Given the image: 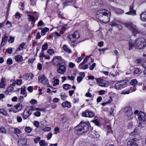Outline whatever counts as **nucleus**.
Listing matches in <instances>:
<instances>
[{
    "instance_id": "1",
    "label": "nucleus",
    "mask_w": 146,
    "mask_h": 146,
    "mask_svg": "<svg viewBox=\"0 0 146 146\" xmlns=\"http://www.w3.org/2000/svg\"><path fill=\"white\" fill-rule=\"evenodd\" d=\"M110 14L108 11L102 9L97 11L96 17L100 21L104 23H107L110 21Z\"/></svg>"
},
{
    "instance_id": "2",
    "label": "nucleus",
    "mask_w": 146,
    "mask_h": 146,
    "mask_svg": "<svg viewBox=\"0 0 146 146\" xmlns=\"http://www.w3.org/2000/svg\"><path fill=\"white\" fill-rule=\"evenodd\" d=\"M89 125L86 122H81L80 124L75 127V132L78 135H80L83 133H85L88 130Z\"/></svg>"
},
{
    "instance_id": "3",
    "label": "nucleus",
    "mask_w": 146,
    "mask_h": 146,
    "mask_svg": "<svg viewBox=\"0 0 146 146\" xmlns=\"http://www.w3.org/2000/svg\"><path fill=\"white\" fill-rule=\"evenodd\" d=\"M134 41L135 44V49H143L146 46L145 40L143 38H139Z\"/></svg>"
},
{
    "instance_id": "4",
    "label": "nucleus",
    "mask_w": 146,
    "mask_h": 146,
    "mask_svg": "<svg viewBox=\"0 0 146 146\" xmlns=\"http://www.w3.org/2000/svg\"><path fill=\"white\" fill-rule=\"evenodd\" d=\"M124 26L129 30L131 31V33L134 36H135L137 34L140 33V32L136 26L132 23L130 22L125 23L124 24Z\"/></svg>"
},
{
    "instance_id": "5",
    "label": "nucleus",
    "mask_w": 146,
    "mask_h": 146,
    "mask_svg": "<svg viewBox=\"0 0 146 146\" xmlns=\"http://www.w3.org/2000/svg\"><path fill=\"white\" fill-rule=\"evenodd\" d=\"M79 37V34L78 31L69 34L67 36V38L69 39V41L71 43L74 42Z\"/></svg>"
},
{
    "instance_id": "6",
    "label": "nucleus",
    "mask_w": 146,
    "mask_h": 146,
    "mask_svg": "<svg viewBox=\"0 0 146 146\" xmlns=\"http://www.w3.org/2000/svg\"><path fill=\"white\" fill-rule=\"evenodd\" d=\"M145 113L140 111L138 115V118L139 121V125L146 122V118L145 117Z\"/></svg>"
},
{
    "instance_id": "7",
    "label": "nucleus",
    "mask_w": 146,
    "mask_h": 146,
    "mask_svg": "<svg viewBox=\"0 0 146 146\" xmlns=\"http://www.w3.org/2000/svg\"><path fill=\"white\" fill-rule=\"evenodd\" d=\"M125 116L128 117V119H131L133 118V113L130 107H126L124 109Z\"/></svg>"
},
{
    "instance_id": "8",
    "label": "nucleus",
    "mask_w": 146,
    "mask_h": 146,
    "mask_svg": "<svg viewBox=\"0 0 146 146\" xmlns=\"http://www.w3.org/2000/svg\"><path fill=\"white\" fill-rule=\"evenodd\" d=\"M95 79L100 86L106 87L109 86L108 82L101 78H96Z\"/></svg>"
},
{
    "instance_id": "9",
    "label": "nucleus",
    "mask_w": 146,
    "mask_h": 146,
    "mask_svg": "<svg viewBox=\"0 0 146 146\" xmlns=\"http://www.w3.org/2000/svg\"><path fill=\"white\" fill-rule=\"evenodd\" d=\"M127 83L125 81L122 82H119L116 83L115 84V88L117 90H121L127 86Z\"/></svg>"
},
{
    "instance_id": "10",
    "label": "nucleus",
    "mask_w": 146,
    "mask_h": 146,
    "mask_svg": "<svg viewBox=\"0 0 146 146\" xmlns=\"http://www.w3.org/2000/svg\"><path fill=\"white\" fill-rule=\"evenodd\" d=\"M82 116L88 117H92L94 115V113L90 110H87L82 113Z\"/></svg>"
},
{
    "instance_id": "11",
    "label": "nucleus",
    "mask_w": 146,
    "mask_h": 146,
    "mask_svg": "<svg viewBox=\"0 0 146 146\" xmlns=\"http://www.w3.org/2000/svg\"><path fill=\"white\" fill-rule=\"evenodd\" d=\"M27 143V140L26 139H20L18 141L17 144L19 146H29Z\"/></svg>"
},
{
    "instance_id": "12",
    "label": "nucleus",
    "mask_w": 146,
    "mask_h": 146,
    "mask_svg": "<svg viewBox=\"0 0 146 146\" xmlns=\"http://www.w3.org/2000/svg\"><path fill=\"white\" fill-rule=\"evenodd\" d=\"M53 61L55 64L58 65L62 63L63 60L60 56H58L53 58Z\"/></svg>"
},
{
    "instance_id": "13",
    "label": "nucleus",
    "mask_w": 146,
    "mask_h": 146,
    "mask_svg": "<svg viewBox=\"0 0 146 146\" xmlns=\"http://www.w3.org/2000/svg\"><path fill=\"white\" fill-rule=\"evenodd\" d=\"M39 77L38 80V81L39 82L43 84H48V79L45 76L43 75L40 78Z\"/></svg>"
},
{
    "instance_id": "14",
    "label": "nucleus",
    "mask_w": 146,
    "mask_h": 146,
    "mask_svg": "<svg viewBox=\"0 0 146 146\" xmlns=\"http://www.w3.org/2000/svg\"><path fill=\"white\" fill-rule=\"evenodd\" d=\"M66 68L64 65H60V66L59 68L57 69V71L58 73L61 74H64L66 72Z\"/></svg>"
},
{
    "instance_id": "15",
    "label": "nucleus",
    "mask_w": 146,
    "mask_h": 146,
    "mask_svg": "<svg viewBox=\"0 0 146 146\" xmlns=\"http://www.w3.org/2000/svg\"><path fill=\"white\" fill-rule=\"evenodd\" d=\"M134 6L132 5V6H129V11L128 12L125 13L126 15H131L132 16L135 15H136V11L133 9Z\"/></svg>"
},
{
    "instance_id": "16",
    "label": "nucleus",
    "mask_w": 146,
    "mask_h": 146,
    "mask_svg": "<svg viewBox=\"0 0 146 146\" xmlns=\"http://www.w3.org/2000/svg\"><path fill=\"white\" fill-rule=\"evenodd\" d=\"M127 146H138L136 143V140L135 139H130L127 142Z\"/></svg>"
},
{
    "instance_id": "17",
    "label": "nucleus",
    "mask_w": 146,
    "mask_h": 146,
    "mask_svg": "<svg viewBox=\"0 0 146 146\" xmlns=\"http://www.w3.org/2000/svg\"><path fill=\"white\" fill-rule=\"evenodd\" d=\"M32 111L31 110L27 111L25 110L23 113V119H26L31 115Z\"/></svg>"
},
{
    "instance_id": "18",
    "label": "nucleus",
    "mask_w": 146,
    "mask_h": 146,
    "mask_svg": "<svg viewBox=\"0 0 146 146\" xmlns=\"http://www.w3.org/2000/svg\"><path fill=\"white\" fill-rule=\"evenodd\" d=\"M128 44L129 50H132L133 48L134 47L135 48V44L134 41L130 40L128 42Z\"/></svg>"
},
{
    "instance_id": "19",
    "label": "nucleus",
    "mask_w": 146,
    "mask_h": 146,
    "mask_svg": "<svg viewBox=\"0 0 146 146\" xmlns=\"http://www.w3.org/2000/svg\"><path fill=\"white\" fill-rule=\"evenodd\" d=\"M62 106L63 108L67 107V108H69L71 107V105L70 103L69 102L66 101L62 103Z\"/></svg>"
},
{
    "instance_id": "20",
    "label": "nucleus",
    "mask_w": 146,
    "mask_h": 146,
    "mask_svg": "<svg viewBox=\"0 0 146 146\" xmlns=\"http://www.w3.org/2000/svg\"><path fill=\"white\" fill-rule=\"evenodd\" d=\"M140 19L143 21H146V12H144L140 15Z\"/></svg>"
},
{
    "instance_id": "21",
    "label": "nucleus",
    "mask_w": 146,
    "mask_h": 146,
    "mask_svg": "<svg viewBox=\"0 0 146 146\" xmlns=\"http://www.w3.org/2000/svg\"><path fill=\"white\" fill-rule=\"evenodd\" d=\"M14 108L17 110L19 111L20 110H21L22 108V105L20 103H18L17 104L14 106Z\"/></svg>"
},
{
    "instance_id": "22",
    "label": "nucleus",
    "mask_w": 146,
    "mask_h": 146,
    "mask_svg": "<svg viewBox=\"0 0 146 146\" xmlns=\"http://www.w3.org/2000/svg\"><path fill=\"white\" fill-rule=\"evenodd\" d=\"M8 37L5 35L2 38L1 45L3 46L6 43L8 39Z\"/></svg>"
},
{
    "instance_id": "23",
    "label": "nucleus",
    "mask_w": 146,
    "mask_h": 146,
    "mask_svg": "<svg viewBox=\"0 0 146 146\" xmlns=\"http://www.w3.org/2000/svg\"><path fill=\"white\" fill-rule=\"evenodd\" d=\"M15 59L16 61L20 62L23 60V58L21 56L17 55L15 56Z\"/></svg>"
},
{
    "instance_id": "24",
    "label": "nucleus",
    "mask_w": 146,
    "mask_h": 146,
    "mask_svg": "<svg viewBox=\"0 0 146 146\" xmlns=\"http://www.w3.org/2000/svg\"><path fill=\"white\" fill-rule=\"evenodd\" d=\"M92 135L94 138H98L100 136L99 133L98 132L96 131H94L92 132Z\"/></svg>"
},
{
    "instance_id": "25",
    "label": "nucleus",
    "mask_w": 146,
    "mask_h": 146,
    "mask_svg": "<svg viewBox=\"0 0 146 146\" xmlns=\"http://www.w3.org/2000/svg\"><path fill=\"white\" fill-rule=\"evenodd\" d=\"M49 30V29L46 27H45L43 29L41 30V35L42 36H44L46 32L48 31Z\"/></svg>"
},
{
    "instance_id": "26",
    "label": "nucleus",
    "mask_w": 146,
    "mask_h": 146,
    "mask_svg": "<svg viewBox=\"0 0 146 146\" xmlns=\"http://www.w3.org/2000/svg\"><path fill=\"white\" fill-rule=\"evenodd\" d=\"M84 63H81L79 65V68L80 69H87L88 68V66L87 64L84 65Z\"/></svg>"
},
{
    "instance_id": "27",
    "label": "nucleus",
    "mask_w": 146,
    "mask_h": 146,
    "mask_svg": "<svg viewBox=\"0 0 146 146\" xmlns=\"http://www.w3.org/2000/svg\"><path fill=\"white\" fill-rule=\"evenodd\" d=\"M63 48L64 50L68 53H71V51L69 48L66 45L64 44L63 46Z\"/></svg>"
},
{
    "instance_id": "28",
    "label": "nucleus",
    "mask_w": 146,
    "mask_h": 146,
    "mask_svg": "<svg viewBox=\"0 0 146 146\" xmlns=\"http://www.w3.org/2000/svg\"><path fill=\"white\" fill-rule=\"evenodd\" d=\"M39 145L40 146H46L48 145V143L44 140H42L39 141Z\"/></svg>"
},
{
    "instance_id": "29",
    "label": "nucleus",
    "mask_w": 146,
    "mask_h": 146,
    "mask_svg": "<svg viewBox=\"0 0 146 146\" xmlns=\"http://www.w3.org/2000/svg\"><path fill=\"white\" fill-rule=\"evenodd\" d=\"M53 79L54 80V81H53V86H55L56 85L59 84V80L57 79H56L55 77H54Z\"/></svg>"
},
{
    "instance_id": "30",
    "label": "nucleus",
    "mask_w": 146,
    "mask_h": 146,
    "mask_svg": "<svg viewBox=\"0 0 146 146\" xmlns=\"http://www.w3.org/2000/svg\"><path fill=\"white\" fill-rule=\"evenodd\" d=\"M138 133V131L137 129L136 128H135L133 131L129 135H137Z\"/></svg>"
},
{
    "instance_id": "31",
    "label": "nucleus",
    "mask_w": 146,
    "mask_h": 146,
    "mask_svg": "<svg viewBox=\"0 0 146 146\" xmlns=\"http://www.w3.org/2000/svg\"><path fill=\"white\" fill-rule=\"evenodd\" d=\"M25 45V43L24 42H22L19 46L17 49L19 51L22 50L24 48Z\"/></svg>"
},
{
    "instance_id": "32",
    "label": "nucleus",
    "mask_w": 146,
    "mask_h": 146,
    "mask_svg": "<svg viewBox=\"0 0 146 146\" xmlns=\"http://www.w3.org/2000/svg\"><path fill=\"white\" fill-rule=\"evenodd\" d=\"M137 81L136 79H132L130 82L131 85L133 86H136V84L137 83Z\"/></svg>"
},
{
    "instance_id": "33",
    "label": "nucleus",
    "mask_w": 146,
    "mask_h": 146,
    "mask_svg": "<svg viewBox=\"0 0 146 146\" xmlns=\"http://www.w3.org/2000/svg\"><path fill=\"white\" fill-rule=\"evenodd\" d=\"M141 72V70L138 68H135L134 71V73L136 74H140Z\"/></svg>"
},
{
    "instance_id": "34",
    "label": "nucleus",
    "mask_w": 146,
    "mask_h": 146,
    "mask_svg": "<svg viewBox=\"0 0 146 146\" xmlns=\"http://www.w3.org/2000/svg\"><path fill=\"white\" fill-rule=\"evenodd\" d=\"M71 87V86L68 84H65L63 86V88L66 90L68 89Z\"/></svg>"
},
{
    "instance_id": "35",
    "label": "nucleus",
    "mask_w": 146,
    "mask_h": 146,
    "mask_svg": "<svg viewBox=\"0 0 146 146\" xmlns=\"http://www.w3.org/2000/svg\"><path fill=\"white\" fill-rule=\"evenodd\" d=\"M60 98L61 100H65L67 98V96L65 94H61L60 95Z\"/></svg>"
},
{
    "instance_id": "36",
    "label": "nucleus",
    "mask_w": 146,
    "mask_h": 146,
    "mask_svg": "<svg viewBox=\"0 0 146 146\" xmlns=\"http://www.w3.org/2000/svg\"><path fill=\"white\" fill-rule=\"evenodd\" d=\"M48 48V45L46 43H44V44L42 46V51L44 50H45L47 49Z\"/></svg>"
},
{
    "instance_id": "37",
    "label": "nucleus",
    "mask_w": 146,
    "mask_h": 146,
    "mask_svg": "<svg viewBox=\"0 0 146 146\" xmlns=\"http://www.w3.org/2000/svg\"><path fill=\"white\" fill-rule=\"evenodd\" d=\"M84 55L83 54H81V56L78 57L76 59V61L78 62H80L83 58V57Z\"/></svg>"
},
{
    "instance_id": "38",
    "label": "nucleus",
    "mask_w": 146,
    "mask_h": 146,
    "mask_svg": "<svg viewBox=\"0 0 146 146\" xmlns=\"http://www.w3.org/2000/svg\"><path fill=\"white\" fill-rule=\"evenodd\" d=\"M45 25L44 23L42 21H40L38 23L37 26L38 27H44Z\"/></svg>"
},
{
    "instance_id": "39",
    "label": "nucleus",
    "mask_w": 146,
    "mask_h": 146,
    "mask_svg": "<svg viewBox=\"0 0 146 146\" xmlns=\"http://www.w3.org/2000/svg\"><path fill=\"white\" fill-rule=\"evenodd\" d=\"M26 89L25 88H22L21 90V94H22L23 95H24L25 97L27 96V94H25Z\"/></svg>"
},
{
    "instance_id": "40",
    "label": "nucleus",
    "mask_w": 146,
    "mask_h": 146,
    "mask_svg": "<svg viewBox=\"0 0 146 146\" xmlns=\"http://www.w3.org/2000/svg\"><path fill=\"white\" fill-rule=\"evenodd\" d=\"M32 130V129L29 127H26L25 128V131L28 133H29L31 132Z\"/></svg>"
},
{
    "instance_id": "41",
    "label": "nucleus",
    "mask_w": 146,
    "mask_h": 146,
    "mask_svg": "<svg viewBox=\"0 0 146 146\" xmlns=\"http://www.w3.org/2000/svg\"><path fill=\"white\" fill-rule=\"evenodd\" d=\"M14 37L10 36L8 40V41L9 43H12L14 42Z\"/></svg>"
},
{
    "instance_id": "42",
    "label": "nucleus",
    "mask_w": 146,
    "mask_h": 146,
    "mask_svg": "<svg viewBox=\"0 0 146 146\" xmlns=\"http://www.w3.org/2000/svg\"><path fill=\"white\" fill-rule=\"evenodd\" d=\"M13 63L12 60L11 58L8 59L7 61V64L8 65H10Z\"/></svg>"
},
{
    "instance_id": "43",
    "label": "nucleus",
    "mask_w": 146,
    "mask_h": 146,
    "mask_svg": "<svg viewBox=\"0 0 146 146\" xmlns=\"http://www.w3.org/2000/svg\"><path fill=\"white\" fill-rule=\"evenodd\" d=\"M51 129V128L49 127H45L44 128L43 130L44 131H50Z\"/></svg>"
},
{
    "instance_id": "44",
    "label": "nucleus",
    "mask_w": 146,
    "mask_h": 146,
    "mask_svg": "<svg viewBox=\"0 0 146 146\" xmlns=\"http://www.w3.org/2000/svg\"><path fill=\"white\" fill-rule=\"evenodd\" d=\"M117 13L118 14H122L124 13V11L121 9H118L117 11Z\"/></svg>"
},
{
    "instance_id": "45",
    "label": "nucleus",
    "mask_w": 146,
    "mask_h": 146,
    "mask_svg": "<svg viewBox=\"0 0 146 146\" xmlns=\"http://www.w3.org/2000/svg\"><path fill=\"white\" fill-rule=\"evenodd\" d=\"M15 83L17 85H20L22 84V80H18L15 81Z\"/></svg>"
},
{
    "instance_id": "46",
    "label": "nucleus",
    "mask_w": 146,
    "mask_h": 146,
    "mask_svg": "<svg viewBox=\"0 0 146 146\" xmlns=\"http://www.w3.org/2000/svg\"><path fill=\"white\" fill-rule=\"evenodd\" d=\"M0 131L2 133H6V131L4 127H0Z\"/></svg>"
},
{
    "instance_id": "47",
    "label": "nucleus",
    "mask_w": 146,
    "mask_h": 146,
    "mask_svg": "<svg viewBox=\"0 0 146 146\" xmlns=\"http://www.w3.org/2000/svg\"><path fill=\"white\" fill-rule=\"evenodd\" d=\"M28 15L29 16V18L32 20L33 22H35V18L34 17L29 15Z\"/></svg>"
},
{
    "instance_id": "48",
    "label": "nucleus",
    "mask_w": 146,
    "mask_h": 146,
    "mask_svg": "<svg viewBox=\"0 0 146 146\" xmlns=\"http://www.w3.org/2000/svg\"><path fill=\"white\" fill-rule=\"evenodd\" d=\"M7 89H8V90L10 92L14 90V88L11 86H10Z\"/></svg>"
},
{
    "instance_id": "49",
    "label": "nucleus",
    "mask_w": 146,
    "mask_h": 146,
    "mask_svg": "<svg viewBox=\"0 0 146 146\" xmlns=\"http://www.w3.org/2000/svg\"><path fill=\"white\" fill-rule=\"evenodd\" d=\"M33 87L31 86H29L27 88V90L30 92H33Z\"/></svg>"
},
{
    "instance_id": "50",
    "label": "nucleus",
    "mask_w": 146,
    "mask_h": 146,
    "mask_svg": "<svg viewBox=\"0 0 146 146\" xmlns=\"http://www.w3.org/2000/svg\"><path fill=\"white\" fill-rule=\"evenodd\" d=\"M30 102L32 104H35L37 103V101L36 100L33 99L30 101Z\"/></svg>"
},
{
    "instance_id": "51",
    "label": "nucleus",
    "mask_w": 146,
    "mask_h": 146,
    "mask_svg": "<svg viewBox=\"0 0 146 146\" xmlns=\"http://www.w3.org/2000/svg\"><path fill=\"white\" fill-rule=\"evenodd\" d=\"M96 66V64L95 63H93L92 64V65L89 67V69L91 70H93L94 68Z\"/></svg>"
},
{
    "instance_id": "52",
    "label": "nucleus",
    "mask_w": 146,
    "mask_h": 146,
    "mask_svg": "<svg viewBox=\"0 0 146 146\" xmlns=\"http://www.w3.org/2000/svg\"><path fill=\"white\" fill-rule=\"evenodd\" d=\"M5 83L0 82V88H4L5 87Z\"/></svg>"
},
{
    "instance_id": "53",
    "label": "nucleus",
    "mask_w": 146,
    "mask_h": 146,
    "mask_svg": "<svg viewBox=\"0 0 146 146\" xmlns=\"http://www.w3.org/2000/svg\"><path fill=\"white\" fill-rule=\"evenodd\" d=\"M14 131L15 133H21V130L17 128L15 129L14 130Z\"/></svg>"
},
{
    "instance_id": "54",
    "label": "nucleus",
    "mask_w": 146,
    "mask_h": 146,
    "mask_svg": "<svg viewBox=\"0 0 146 146\" xmlns=\"http://www.w3.org/2000/svg\"><path fill=\"white\" fill-rule=\"evenodd\" d=\"M12 49L11 48H8L7 50V51L9 54L11 53L12 52Z\"/></svg>"
},
{
    "instance_id": "55",
    "label": "nucleus",
    "mask_w": 146,
    "mask_h": 146,
    "mask_svg": "<svg viewBox=\"0 0 146 146\" xmlns=\"http://www.w3.org/2000/svg\"><path fill=\"white\" fill-rule=\"evenodd\" d=\"M52 135V134L51 132H50L47 135V136L48 139H50L51 138Z\"/></svg>"
},
{
    "instance_id": "56",
    "label": "nucleus",
    "mask_w": 146,
    "mask_h": 146,
    "mask_svg": "<svg viewBox=\"0 0 146 146\" xmlns=\"http://www.w3.org/2000/svg\"><path fill=\"white\" fill-rule=\"evenodd\" d=\"M34 125L36 127H38L39 125V122L37 121H34Z\"/></svg>"
},
{
    "instance_id": "57",
    "label": "nucleus",
    "mask_w": 146,
    "mask_h": 146,
    "mask_svg": "<svg viewBox=\"0 0 146 146\" xmlns=\"http://www.w3.org/2000/svg\"><path fill=\"white\" fill-rule=\"evenodd\" d=\"M0 113L4 115H5L6 114V112L3 109H0Z\"/></svg>"
},
{
    "instance_id": "58",
    "label": "nucleus",
    "mask_w": 146,
    "mask_h": 146,
    "mask_svg": "<svg viewBox=\"0 0 146 146\" xmlns=\"http://www.w3.org/2000/svg\"><path fill=\"white\" fill-rule=\"evenodd\" d=\"M41 37V36L40 35V33L39 32H38L36 33V39H40Z\"/></svg>"
},
{
    "instance_id": "59",
    "label": "nucleus",
    "mask_w": 146,
    "mask_h": 146,
    "mask_svg": "<svg viewBox=\"0 0 146 146\" xmlns=\"http://www.w3.org/2000/svg\"><path fill=\"white\" fill-rule=\"evenodd\" d=\"M40 139V137H37L36 138L34 139V141L35 143H38Z\"/></svg>"
},
{
    "instance_id": "60",
    "label": "nucleus",
    "mask_w": 146,
    "mask_h": 146,
    "mask_svg": "<svg viewBox=\"0 0 146 146\" xmlns=\"http://www.w3.org/2000/svg\"><path fill=\"white\" fill-rule=\"evenodd\" d=\"M41 113L40 111H37L35 113V115L36 117H39Z\"/></svg>"
},
{
    "instance_id": "61",
    "label": "nucleus",
    "mask_w": 146,
    "mask_h": 146,
    "mask_svg": "<svg viewBox=\"0 0 146 146\" xmlns=\"http://www.w3.org/2000/svg\"><path fill=\"white\" fill-rule=\"evenodd\" d=\"M42 55L46 59H49L50 57L49 55H45L44 53H42Z\"/></svg>"
},
{
    "instance_id": "62",
    "label": "nucleus",
    "mask_w": 146,
    "mask_h": 146,
    "mask_svg": "<svg viewBox=\"0 0 146 146\" xmlns=\"http://www.w3.org/2000/svg\"><path fill=\"white\" fill-rule=\"evenodd\" d=\"M47 52L50 54L51 55L52 54L54 53V51L52 50L49 49L47 50Z\"/></svg>"
},
{
    "instance_id": "63",
    "label": "nucleus",
    "mask_w": 146,
    "mask_h": 146,
    "mask_svg": "<svg viewBox=\"0 0 146 146\" xmlns=\"http://www.w3.org/2000/svg\"><path fill=\"white\" fill-rule=\"evenodd\" d=\"M82 80V77L81 76H78L77 78V82H80Z\"/></svg>"
},
{
    "instance_id": "64",
    "label": "nucleus",
    "mask_w": 146,
    "mask_h": 146,
    "mask_svg": "<svg viewBox=\"0 0 146 146\" xmlns=\"http://www.w3.org/2000/svg\"><path fill=\"white\" fill-rule=\"evenodd\" d=\"M68 66L72 68L74 66H75V64L72 62H70Z\"/></svg>"
}]
</instances>
